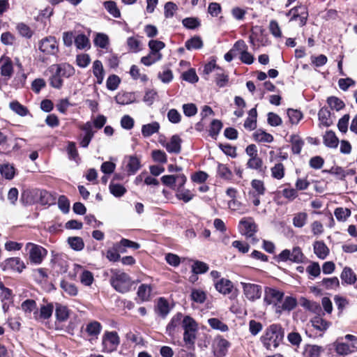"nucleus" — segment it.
Returning <instances> with one entry per match:
<instances>
[{
	"label": "nucleus",
	"instance_id": "bf43d9fd",
	"mask_svg": "<svg viewBox=\"0 0 357 357\" xmlns=\"http://www.w3.org/2000/svg\"><path fill=\"white\" fill-rule=\"evenodd\" d=\"M93 42L95 45L101 48H106L109 43V38L106 34L98 33Z\"/></svg>",
	"mask_w": 357,
	"mask_h": 357
},
{
	"label": "nucleus",
	"instance_id": "09e8293b",
	"mask_svg": "<svg viewBox=\"0 0 357 357\" xmlns=\"http://www.w3.org/2000/svg\"><path fill=\"white\" fill-rule=\"evenodd\" d=\"M208 322L210 326L215 330H219L221 332H226L228 330L227 326L218 319L211 318Z\"/></svg>",
	"mask_w": 357,
	"mask_h": 357
},
{
	"label": "nucleus",
	"instance_id": "f3484780",
	"mask_svg": "<svg viewBox=\"0 0 357 357\" xmlns=\"http://www.w3.org/2000/svg\"><path fill=\"white\" fill-rule=\"evenodd\" d=\"M282 337L283 336H261V341L267 349L271 350L278 347Z\"/></svg>",
	"mask_w": 357,
	"mask_h": 357
},
{
	"label": "nucleus",
	"instance_id": "0eeeda50",
	"mask_svg": "<svg viewBox=\"0 0 357 357\" xmlns=\"http://www.w3.org/2000/svg\"><path fill=\"white\" fill-rule=\"evenodd\" d=\"M284 293L274 288L266 287L265 289L264 301L268 304H273L275 309L276 304H279L282 300Z\"/></svg>",
	"mask_w": 357,
	"mask_h": 357
},
{
	"label": "nucleus",
	"instance_id": "a19ab883",
	"mask_svg": "<svg viewBox=\"0 0 357 357\" xmlns=\"http://www.w3.org/2000/svg\"><path fill=\"white\" fill-rule=\"evenodd\" d=\"M151 286L143 284L139 287L137 295L142 301H148L151 295Z\"/></svg>",
	"mask_w": 357,
	"mask_h": 357
},
{
	"label": "nucleus",
	"instance_id": "13d9d810",
	"mask_svg": "<svg viewBox=\"0 0 357 357\" xmlns=\"http://www.w3.org/2000/svg\"><path fill=\"white\" fill-rule=\"evenodd\" d=\"M164 10L165 17L170 18L174 16L175 12L178 10V6L174 2L169 1L165 4Z\"/></svg>",
	"mask_w": 357,
	"mask_h": 357
},
{
	"label": "nucleus",
	"instance_id": "f257e3e1",
	"mask_svg": "<svg viewBox=\"0 0 357 357\" xmlns=\"http://www.w3.org/2000/svg\"><path fill=\"white\" fill-rule=\"evenodd\" d=\"M109 282L112 287L120 293L130 291L132 282L130 276L125 272L118 269H111Z\"/></svg>",
	"mask_w": 357,
	"mask_h": 357
},
{
	"label": "nucleus",
	"instance_id": "680f3d73",
	"mask_svg": "<svg viewBox=\"0 0 357 357\" xmlns=\"http://www.w3.org/2000/svg\"><path fill=\"white\" fill-rule=\"evenodd\" d=\"M162 58V54H158L157 56L150 52L147 56H143L141 59V62L145 66H151L155 62L160 60Z\"/></svg>",
	"mask_w": 357,
	"mask_h": 357
},
{
	"label": "nucleus",
	"instance_id": "4c0bfd02",
	"mask_svg": "<svg viewBox=\"0 0 357 357\" xmlns=\"http://www.w3.org/2000/svg\"><path fill=\"white\" fill-rule=\"evenodd\" d=\"M157 312L162 317H165L169 311L168 302L163 298H160L157 304Z\"/></svg>",
	"mask_w": 357,
	"mask_h": 357
},
{
	"label": "nucleus",
	"instance_id": "7ed1b4c3",
	"mask_svg": "<svg viewBox=\"0 0 357 357\" xmlns=\"http://www.w3.org/2000/svg\"><path fill=\"white\" fill-rule=\"evenodd\" d=\"M278 258L282 261L289 260L294 263H302L305 256L299 247H294L291 251L287 249L282 250Z\"/></svg>",
	"mask_w": 357,
	"mask_h": 357
},
{
	"label": "nucleus",
	"instance_id": "8fccbe9b",
	"mask_svg": "<svg viewBox=\"0 0 357 357\" xmlns=\"http://www.w3.org/2000/svg\"><path fill=\"white\" fill-rule=\"evenodd\" d=\"M302 305L315 314H319L321 310V306L318 303L307 299L303 301Z\"/></svg>",
	"mask_w": 357,
	"mask_h": 357
},
{
	"label": "nucleus",
	"instance_id": "20e7f679",
	"mask_svg": "<svg viewBox=\"0 0 357 357\" xmlns=\"http://www.w3.org/2000/svg\"><path fill=\"white\" fill-rule=\"evenodd\" d=\"M243 294L245 298L251 301H256L261 297V287L257 284L241 282Z\"/></svg>",
	"mask_w": 357,
	"mask_h": 357
},
{
	"label": "nucleus",
	"instance_id": "6e6552de",
	"mask_svg": "<svg viewBox=\"0 0 357 357\" xmlns=\"http://www.w3.org/2000/svg\"><path fill=\"white\" fill-rule=\"evenodd\" d=\"M230 344L225 339L220 338V336L216 337L212 344L213 352L215 357H223L225 356L227 348Z\"/></svg>",
	"mask_w": 357,
	"mask_h": 357
},
{
	"label": "nucleus",
	"instance_id": "052dcab7",
	"mask_svg": "<svg viewBox=\"0 0 357 357\" xmlns=\"http://www.w3.org/2000/svg\"><path fill=\"white\" fill-rule=\"evenodd\" d=\"M312 326L319 331H324L328 327V323L319 317L312 320Z\"/></svg>",
	"mask_w": 357,
	"mask_h": 357
},
{
	"label": "nucleus",
	"instance_id": "3c124183",
	"mask_svg": "<svg viewBox=\"0 0 357 357\" xmlns=\"http://www.w3.org/2000/svg\"><path fill=\"white\" fill-rule=\"evenodd\" d=\"M190 297L194 302L198 303H203L206 299V293L200 289H192Z\"/></svg>",
	"mask_w": 357,
	"mask_h": 357
},
{
	"label": "nucleus",
	"instance_id": "f03ea898",
	"mask_svg": "<svg viewBox=\"0 0 357 357\" xmlns=\"http://www.w3.org/2000/svg\"><path fill=\"white\" fill-rule=\"evenodd\" d=\"M26 250H28L30 261L34 264H40L47 255L45 248L32 243L26 245Z\"/></svg>",
	"mask_w": 357,
	"mask_h": 357
},
{
	"label": "nucleus",
	"instance_id": "a18cd8bd",
	"mask_svg": "<svg viewBox=\"0 0 357 357\" xmlns=\"http://www.w3.org/2000/svg\"><path fill=\"white\" fill-rule=\"evenodd\" d=\"M68 242L70 248L75 250H82L84 247V241L81 237H69Z\"/></svg>",
	"mask_w": 357,
	"mask_h": 357
},
{
	"label": "nucleus",
	"instance_id": "5fc2aeb1",
	"mask_svg": "<svg viewBox=\"0 0 357 357\" xmlns=\"http://www.w3.org/2000/svg\"><path fill=\"white\" fill-rule=\"evenodd\" d=\"M149 47L151 49V52L157 56L158 54H160L159 51L163 49L165 45L160 40H151L149 43Z\"/></svg>",
	"mask_w": 357,
	"mask_h": 357
},
{
	"label": "nucleus",
	"instance_id": "338daca9",
	"mask_svg": "<svg viewBox=\"0 0 357 357\" xmlns=\"http://www.w3.org/2000/svg\"><path fill=\"white\" fill-rule=\"evenodd\" d=\"M218 174L224 179L229 180L231 178L232 173L229 169L225 165L218 164Z\"/></svg>",
	"mask_w": 357,
	"mask_h": 357
},
{
	"label": "nucleus",
	"instance_id": "72a5a7b5",
	"mask_svg": "<svg viewBox=\"0 0 357 357\" xmlns=\"http://www.w3.org/2000/svg\"><path fill=\"white\" fill-rule=\"evenodd\" d=\"M128 174H134L140 168V161L135 156H130L127 165Z\"/></svg>",
	"mask_w": 357,
	"mask_h": 357
},
{
	"label": "nucleus",
	"instance_id": "7c9ffc66",
	"mask_svg": "<svg viewBox=\"0 0 357 357\" xmlns=\"http://www.w3.org/2000/svg\"><path fill=\"white\" fill-rule=\"evenodd\" d=\"M104 7L114 17L119 18L121 17V12L115 1H107L104 2Z\"/></svg>",
	"mask_w": 357,
	"mask_h": 357
},
{
	"label": "nucleus",
	"instance_id": "c756f323",
	"mask_svg": "<svg viewBox=\"0 0 357 357\" xmlns=\"http://www.w3.org/2000/svg\"><path fill=\"white\" fill-rule=\"evenodd\" d=\"M185 47L188 50L201 49L203 47V41L199 36H194L186 40Z\"/></svg>",
	"mask_w": 357,
	"mask_h": 357
},
{
	"label": "nucleus",
	"instance_id": "f704fd0d",
	"mask_svg": "<svg viewBox=\"0 0 357 357\" xmlns=\"http://www.w3.org/2000/svg\"><path fill=\"white\" fill-rule=\"evenodd\" d=\"M327 103L331 109H335L336 111H340L345 106L344 102L335 96L328 97L327 99Z\"/></svg>",
	"mask_w": 357,
	"mask_h": 357
},
{
	"label": "nucleus",
	"instance_id": "58836bf2",
	"mask_svg": "<svg viewBox=\"0 0 357 357\" xmlns=\"http://www.w3.org/2000/svg\"><path fill=\"white\" fill-rule=\"evenodd\" d=\"M0 173L5 178L10 180L15 176V169L9 164H4L0 167Z\"/></svg>",
	"mask_w": 357,
	"mask_h": 357
},
{
	"label": "nucleus",
	"instance_id": "37998d69",
	"mask_svg": "<svg viewBox=\"0 0 357 357\" xmlns=\"http://www.w3.org/2000/svg\"><path fill=\"white\" fill-rule=\"evenodd\" d=\"M21 308L26 314H30L31 312L34 314L35 310H38L36 301L32 299H27L22 302Z\"/></svg>",
	"mask_w": 357,
	"mask_h": 357
},
{
	"label": "nucleus",
	"instance_id": "c85d7f7f",
	"mask_svg": "<svg viewBox=\"0 0 357 357\" xmlns=\"http://www.w3.org/2000/svg\"><path fill=\"white\" fill-rule=\"evenodd\" d=\"M340 278L342 282H344L345 283L349 284H354V282L356 280V275L352 271V270L348 267H345L343 269Z\"/></svg>",
	"mask_w": 357,
	"mask_h": 357
},
{
	"label": "nucleus",
	"instance_id": "423d86ee",
	"mask_svg": "<svg viewBox=\"0 0 357 357\" xmlns=\"http://www.w3.org/2000/svg\"><path fill=\"white\" fill-rule=\"evenodd\" d=\"M287 15L291 17L289 20L290 22L296 20L297 18H299V24L301 26H303L306 24L308 13L305 7L300 6L291 8L287 13Z\"/></svg>",
	"mask_w": 357,
	"mask_h": 357
},
{
	"label": "nucleus",
	"instance_id": "9b49d317",
	"mask_svg": "<svg viewBox=\"0 0 357 357\" xmlns=\"http://www.w3.org/2000/svg\"><path fill=\"white\" fill-rule=\"evenodd\" d=\"M119 342V336H103L102 340L103 351L108 353L115 351Z\"/></svg>",
	"mask_w": 357,
	"mask_h": 357
},
{
	"label": "nucleus",
	"instance_id": "2eb2a0df",
	"mask_svg": "<svg viewBox=\"0 0 357 357\" xmlns=\"http://www.w3.org/2000/svg\"><path fill=\"white\" fill-rule=\"evenodd\" d=\"M182 140L178 135H173L170 141L166 144L165 148L169 153H178L181 151Z\"/></svg>",
	"mask_w": 357,
	"mask_h": 357
},
{
	"label": "nucleus",
	"instance_id": "dca6fc26",
	"mask_svg": "<svg viewBox=\"0 0 357 357\" xmlns=\"http://www.w3.org/2000/svg\"><path fill=\"white\" fill-rule=\"evenodd\" d=\"M215 287L217 291L226 295L231 292L233 284L229 280L222 278L215 284Z\"/></svg>",
	"mask_w": 357,
	"mask_h": 357
},
{
	"label": "nucleus",
	"instance_id": "1a4fd4ad",
	"mask_svg": "<svg viewBox=\"0 0 357 357\" xmlns=\"http://www.w3.org/2000/svg\"><path fill=\"white\" fill-rule=\"evenodd\" d=\"M296 305L297 301L295 298L287 296L282 303L280 302L279 304H276L275 312L279 314H282L284 311L290 312L296 307Z\"/></svg>",
	"mask_w": 357,
	"mask_h": 357
},
{
	"label": "nucleus",
	"instance_id": "c03bdc74",
	"mask_svg": "<svg viewBox=\"0 0 357 357\" xmlns=\"http://www.w3.org/2000/svg\"><path fill=\"white\" fill-rule=\"evenodd\" d=\"M10 108L13 112H15L16 114H17L18 115H20L21 116H26L29 112L28 109L26 107H24V105H21L17 101L11 102L10 103Z\"/></svg>",
	"mask_w": 357,
	"mask_h": 357
},
{
	"label": "nucleus",
	"instance_id": "0e129e2a",
	"mask_svg": "<svg viewBox=\"0 0 357 357\" xmlns=\"http://www.w3.org/2000/svg\"><path fill=\"white\" fill-rule=\"evenodd\" d=\"M192 272L195 274H202L208 271V265L202 261H196L192 266Z\"/></svg>",
	"mask_w": 357,
	"mask_h": 357
},
{
	"label": "nucleus",
	"instance_id": "4be33fe9",
	"mask_svg": "<svg viewBox=\"0 0 357 357\" xmlns=\"http://www.w3.org/2000/svg\"><path fill=\"white\" fill-rule=\"evenodd\" d=\"M93 73L97 79V83L99 84H102V82L104 79L105 70H104L102 63L100 61L96 60L93 62Z\"/></svg>",
	"mask_w": 357,
	"mask_h": 357
},
{
	"label": "nucleus",
	"instance_id": "aec40b11",
	"mask_svg": "<svg viewBox=\"0 0 357 357\" xmlns=\"http://www.w3.org/2000/svg\"><path fill=\"white\" fill-rule=\"evenodd\" d=\"M314 254L321 259H325L329 253V249L323 241H315L314 243Z\"/></svg>",
	"mask_w": 357,
	"mask_h": 357
},
{
	"label": "nucleus",
	"instance_id": "f8f14e48",
	"mask_svg": "<svg viewBox=\"0 0 357 357\" xmlns=\"http://www.w3.org/2000/svg\"><path fill=\"white\" fill-rule=\"evenodd\" d=\"M54 310L52 303L41 305L40 309L35 310L34 318L36 320H45L52 317Z\"/></svg>",
	"mask_w": 357,
	"mask_h": 357
},
{
	"label": "nucleus",
	"instance_id": "49530a36",
	"mask_svg": "<svg viewBox=\"0 0 357 357\" xmlns=\"http://www.w3.org/2000/svg\"><path fill=\"white\" fill-rule=\"evenodd\" d=\"M252 188L254 190L252 193L257 195H263L266 192L264 183L261 180L254 179L251 182Z\"/></svg>",
	"mask_w": 357,
	"mask_h": 357
},
{
	"label": "nucleus",
	"instance_id": "69168bd1",
	"mask_svg": "<svg viewBox=\"0 0 357 357\" xmlns=\"http://www.w3.org/2000/svg\"><path fill=\"white\" fill-rule=\"evenodd\" d=\"M355 348V346L351 347L348 343H338L336 346V351L339 354L344 355L353 352Z\"/></svg>",
	"mask_w": 357,
	"mask_h": 357
},
{
	"label": "nucleus",
	"instance_id": "79ce46f5",
	"mask_svg": "<svg viewBox=\"0 0 357 357\" xmlns=\"http://www.w3.org/2000/svg\"><path fill=\"white\" fill-rule=\"evenodd\" d=\"M307 219V214L305 212H301L294 215L293 218V225L296 227L301 228L303 227Z\"/></svg>",
	"mask_w": 357,
	"mask_h": 357
},
{
	"label": "nucleus",
	"instance_id": "864d4df0",
	"mask_svg": "<svg viewBox=\"0 0 357 357\" xmlns=\"http://www.w3.org/2000/svg\"><path fill=\"white\" fill-rule=\"evenodd\" d=\"M263 166L262 160L258 157H251L247 162V167L250 169L261 171Z\"/></svg>",
	"mask_w": 357,
	"mask_h": 357
},
{
	"label": "nucleus",
	"instance_id": "b1692460",
	"mask_svg": "<svg viewBox=\"0 0 357 357\" xmlns=\"http://www.w3.org/2000/svg\"><path fill=\"white\" fill-rule=\"evenodd\" d=\"M55 316L58 321H64L69 317V310L66 306L56 303Z\"/></svg>",
	"mask_w": 357,
	"mask_h": 357
},
{
	"label": "nucleus",
	"instance_id": "4468645a",
	"mask_svg": "<svg viewBox=\"0 0 357 357\" xmlns=\"http://www.w3.org/2000/svg\"><path fill=\"white\" fill-rule=\"evenodd\" d=\"M1 75L7 78H10L13 73V62L9 57H1L0 59Z\"/></svg>",
	"mask_w": 357,
	"mask_h": 357
},
{
	"label": "nucleus",
	"instance_id": "e2e57ef3",
	"mask_svg": "<svg viewBox=\"0 0 357 357\" xmlns=\"http://www.w3.org/2000/svg\"><path fill=\"white\" fill-rule=\"evenodd\" d=\"M80 282L85 286H91L93 282V275L89 271H84L79 276Z\"/></svg>",
	"mask_w": 357,
	"mask_h": 357
},
{
	"label": "nucleus",
	"instance_id": "ea45409f",
	"mask_svg": "<svg viewBox=\"0 0 357 357\" xmlns=\"http://www.w3.org/2000/svg\"><path fill=\"white\" fill-rule=\"evenodd\" d=\"M351 211L347 208L338 207L335 208L334 215L337 220L344 222L351 215Z\"/></svg>",
	"mask_w": 357,
	"mask_h": 357
},
{
	"label": "nucleus",
	"instance_id": "774afa93",
	"mask_svg": "<svg viewBox=\"0 0 357 357\" xmlns=\"http://www.w3.org/2000/svg\"><path fill=\"white\" fill-rule=\"evenodd\" d=\"M121 82L120 78L116 75L109 76L107 80V87L109 90H116Z\"/></svg>",
	"mask_w": 357,
	"mask_h": 357
},
{
	"label": "nucleus",
	"instance_id": "412c9836",
	"mask_svg": "<svg viewBox=\"0 0 357 357\" xmlns=\"http://www.w3.org/2000/svg\"><path fill=\"white\" fill-rule=\"evenodd\" d=\"M160 124L157 121L143 125L142 127V134L144 137H149L152 135L158 132Z\"/></svg>",
	"mask_w": 357,
	"mask_h": 357
},
{
	"label": "nucleus",
	"instance_id": "2f4dec72",
	"mask_svg": "<svg viewBox=\"0 0 357 357\" xmlns=\"http://www.w3.org/2000/svg\"><path fill=\"white\" fill-rule=\"evenodd\" d=\"M254 139L259 142H271L273 141V137L269 134L266 132L265 131L262 130H257L254 134H253Z\"/></svg>",
	"mask_w": 357,
	"mask_h": 357
},
{
	"label": "nucleus",
	"instance_id": "603ef678",
	"mask_svg": "<svg viewBox=\"0 0 357 357\" xmlns=\"http://www.w3.org/2000/svg\"><path fill=\"white\" fill-rule=\"evenodd\" d=\"M115 100L118 104L128 105L134 101L133 96L130 93H119L115 96Z\"/></svg>",
	"mask_w": 357,
	"mask_h": 357
},
{
	"label": "nucleus",
	"instance_id": "e433bc0d",
	"mask_svg": "<svg viewBox=\"0 0 357 357\" xmlns=\"http://www.w3.org/2000/svg\"><path fill=\"white\" fill-rule=\"evenodd\" d=\"M222 128V123L218 119H214L211 123L210 129H209V135L216 139L217 136L218 135L220 131Z\"/></svg>",
	"mask_w": 357,
	"mask_h": 357
},
{
	"label": "nucleus",
	"instance_id": "a211bd4d",
	"mask_svg": "<svg viewBox=\"0 0 357 357\" xmlns=\"http://www.w3.org/2000/svg\"><path fill=\"white\" fill-rule=\"evenodd\" d=\"M319 120L320 124L325 127L331 126L333 121L331 117V112L327 107H322L318 113Z\"/></svg>",
	"mask_w": 357,
	"mask_h": 357
},
{
	"label": "nucleus",
	"instance_id": "ddd939ff",
	"mask_svg": "<svg viewBox=\"0 0 357 357\" xmlns=\"http://www.w3.org/2000/svg\"><path fill=\"white\" fill-rule=\"evenodd\" d=\"M50 69L56 70L61 77H70L75 74L74 68L68 63L52 65Z\"/></svg>",
	"mask_w": 357,
	"mask_h": 357
},
{
	"label": "nucleus",
	"instance_id": "bb28decb",
	"mask_svg": "<svg viewBox=\"0 0 357 357\" xmlns=\"http://www.w3.org/2000/svg\"><path fill=\"white\" fill-rule=\"evenodd\" d=\"M339 140L333 131H327L324 136V143L326 146L335 148L337 146Z\"/></svg>",
	"mask_w": 357,
	"mask_h": 357
},
{
	"label": "nucleus",
	"instance_id": "de8ad7c7",
	"mask_svg": "<svg viewBox=\"0 0 357 357\" xmlns=\"http://www.w3.org/2000/svg\"><path fill=\"white\" fill-rule=\"evenodd\" d=\"M109 191L114 196L120 197H122L127 190L122 185L115 184L113 182H111L109 184Z\"/></svg>",
	"mask_w": 357,
	"mask_h": 357
},
{
	"label": "nucleus",
	"instance_id": "39448f33",
	"mask_svg": "<svg viewBox=\"0 0 357 357\" xmlns=\"http://www.w3.org/2000/svg\"><path fill=\"white\" fill-rule=\"evenodd\" d=\"M39 50L46 54H56L59 47L55 37L48 36L42 39L39 43Z\"/></svg>",
	"mask_w": 357,
	"mask_h": 357
},
{
	"label": "nucleus",
	"instance_id": "473e14b6",
	"mask_svg": "<svg viewBox=\"0 0 357 357\" xmlns=\"http://www.w3.org/2000/svg\"><path fill=\"white\" fill-rule=\"evenodd\" d=\"M16 29L19 34L26 38H31L33 34V31L31 28L23 22L18 23Z\"/></svg>",
	"mask_w": 357,
	"mask_h": 357
},
{
	"label": "nucleus",
	"instance_id": "6e6d98bb",
	"mask_svg": "<svg viewBox=\"0 0 357 357\" xmlns=\"http://www.w3.org/2000/svg\"><path fill=\"white\" fill-rule=\"evenodd\" d=\"M287 115L292 124H297L303 118V114L297 109H288Z\"/></svg>",
	"mask_w": 357,
	"mask_h": 357
},
{
	"label": "nucleus",
	"instance_id": "4d7b16f0",
	"mask_svg": "<svg viewBox=\"0 0 357 357\" xmlns=\"http://www.w3.org/2000/svg\"><path fill=\"white\" fill-rule=\"evenodd\" d=\"M321 284L327 289L338 287L340 285L339 280L336 277L331 278H324L322 280Z\"/></svg>",
	"mask_w": 357,
	"mask_h": 357
},
{
	"label": "nucleus",
	"instance_id": "c9c22d12",
	"mask_svg": "<svg viewBox=\"0 0 357 357\" xmlns=\"http://www.w3.org/2000/svg\"><path fill=\"white\" fill-rule=\"evenodd\" d=\"M61 288L69 296H76L77 294L78 290L77 287L68 281L62 280L61 282Z\"/></svg>",
	"mask_w": 357,
	"mask_h": 357
},
{
	"label": "nucleus",
	"instance_id": "393cba45",
	"mask_svg": "<svg viewBox=\"0 0 357 357\" xmlns=\"http://www.w3.org/2000/svg\"><path fill=\"white\" fill-rule=\"evenodd\" d=\"M75 45L79 50L89 49L91 47L89 38L83 34H79L75 38Z\"/></svg>",
	"mask_w": 357,
	"mask_h": 357
},
{
	"label": "nucleus",
	"instance_id": "9d476101",
	"mask_svg": "<svg viewBox=\"0 0 357 357\" xmlns=\"http://www.w3.org/2000/svg\"><path fill=\"white\" fill-rule=\"evenodd\" d=\"M242 233L247 237H252L257 231V225L252 218H243L240 221Z\"/></svg>",
	"mask_w": 357,
	"mask_h": 357
},
{
	"label": "nucleus",
	"instance_id": "cd10ccee",
	"mask_svg": "<svg viewBox=\"0 0 357 357\" xmlns=\"http://www.w3.org/2000/svg\"><path fill=\"white\" fill-rule=\"evenodd\" d=\"M140 245L138 243L130 241L126 238H122L119 243L117 245L118 251L124 253L126 252V248H131L133 249L139 248Z\"/></svg>",
	"mask_w": 357,
	"mask_h": 357
},
{
	"label": "nucleus",
	"instance_id": "5701e85b",
	"mask_svg": "<svg viewBox=\"0 0 357 357\" xmlns=\"http://www.w3.org/2000/svg\"><path fill=\"white\" fill-rule=\"evenodd\" d=\"M181 324L185 330L183 335H188L190 332H195L197 330L196 321L189 316H186L183 318Z\"/></svg>",
	"mask_w": 357,
	"mask_h": 357
},
{
	"label": "nucleus",
	"instance_id": "6ab92c4d",
	"mask_svg": "<svg viewBox=\"0 0 357 357\" xmlns=\"http://www.w3.org/2000/svg\"><path fill=\"white\" fill-rule=\"evenodd\" d=\"M25 266L18 257L9 258L5 261V268L22 272Z\"/></svg>",
	"mask_w": 357,
	"mask_h": 357
},
{
	"label": "nucleus",
	"instance_id": "a878e982",
	"mask_svg": "<svg viewBox=\"0 0 357 357\" xmlns=\"http://www.w3.org/2000/svg\"><path fill=\"white\" fill-rule=\"evenodd\" d=\"M291 150L294 154H299L304 145V141L298 135H291L290 139Z\"/></svg>",
	"mask_w": 357,
	"mask_h": 357
}]
</instances>
